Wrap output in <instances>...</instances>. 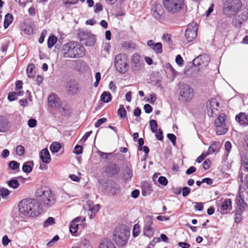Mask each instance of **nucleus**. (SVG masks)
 Returning a JSON list of instances; mask_svg holds the SVG:
<instances>
[{
	"mask_svg": "<svg viewBox=\"0 0 248 248\" xmlns=\"http://www.w3.org/2000/svg\"><path fill=\"white\" fill-rule=\"evenodd\" d=\"M20 213L31 217H34L40 215L42 209L36 200L30 199L22 200L18 204Z\"/></svg>",
	"mask_w": 248,
	"mask_h": 248,
	"instance_id": "f257e3e1",
	"label": "nucleus"
},
{
	"mask_svg": "<svg viewBox=\"0 0 248 248\" xmlns=\"http://www.w3.org/2000/svg\"><path fill=\"white\" fill-rule=\"evenodd\" d=\"M62 51L64 58H80L84 55L85 49L78 43L70 42L63 45Z\"/></svg>",
	"mask_w": 248,
	"mask_h": 248,
	"instance_id": "f03ea898",
	"label": "nucleus"
},
{
	"mask_svg": "<svg viewBox=\"0 0 248 248\" xmlns=\"http://www.w3.org/2000/svg\"><path fill=\"white\" fill-rule=\"evenodd\" d=\"M130 235V231L126 226L120 225L115 229L113 232V240L116 245L122 247L125 245Z\"/></svg>",
	"mask_w": 248,
	"mask_h": 248,
	"instance_id": "7ed1b4c3",
	"label": "nucleus"
},
{
	"mask_svg": "<svg viewBox=\"0 0 248 248\" xmlns=\"http://www.w3.org/2000/svg\"><path fill=\"white\" fill-rule=\"evenodd\" d=\"M242 7L240 0H227L224 3L223 11L228 16L237 13Z\"/></svg>",
	"mask_w": 248,
	"mask_h": 248,
	"instance_id": "20e7f679",
	"label": "nucleus"
},
{
	"mask_svg": "<svg viewBox=\"0 0 248 248\" xmlns=\"http://www.w3.org/2000/svg\"><path fill=\"white\" fill-rule=\"evenodd\" d=\"M185 0H163V5L167 11L172 14L179 13L184 6Z\"/></svg>",
	"mask_w": 248,
	"mask_h": 248,
	"instance_id": "39448f33",
	"label": "nucleus"
},
{
	"mask_svg": "<svg viewBox=\"0 0 248 248\" xmlns=\"http://www.w3.org/2000/svg\"><path fill=\"white\" fill-rule=\"evenodd\" d=\"M194 96L193 89L188 84L182 83L179 86V100L184 102L190 101Z\"/></svg>",
	"mask_w": 248,
	"mask_h": 248,
	"instance_id": "423d86ee",
	"label": "nucleus"
},
{
	"mask_svg": "<svg viewBox=\"0 0 248 248\" xmlns=\"http://www.w3.org/2000/svg\"><path fill=\"white\" fill-rule=\"evenodd\" d=\"M128 59L127 56L123 54L116 56L114 64L116 70L120 73H125L128 69Z\"/></svg>",
	"mask_w": 248,
	"mask_h": 248,
	"instance_id": "0eeeda50",
	"label": "nucleus"
},
{
	"mask_svg": "<svg viewBox=\"0 0 248 248\" xmlns=\"http://www.w3.org/2000/svg\"><path fill=\"white\" fill-rule=\"evenodd\" d=\"M78 37L80 42L86 46H93L96 42L95 36L87 31H80L78 33Z\"/></svg>",
	"mask_w": 248,
	"mask_h": 248,
	"instance_id": "6e6552de",
	"label": "nucleus"
},
{
	"mask_svg": "<svg viewBox=\"0 0 248 248\" xmlns=\"http://www.w3.org/2000/svg\"><path fill=\"white\" fill-rule=\"evenodd\" d=\"M198 30V25L195 22H191L189 24L185 31V42L187 43L193 41L197 36Z\"/></svg>",
	"mask_w": 248,
	"mask_h": 248,
	"instance_id": "1a4fd4ad",
	"label": "nucleus"
},
{
	"mask_svg": "<svg viewBox=\"0 0 248 248\" xmlns=\"http://www.w3.org/2000/svg\"><path fill=\"white\" fill-rule=\"evenodd\" d=\"M48 106L52 108H60L62 105V100L55 93H51L48 97Z\"/></svg>",
	"mask_w": 248,
	"mask_h": 248,
	"instance_id": "9d476101",
	"label": "nucleus"
},
{
	"mask_svg": "<svg viewBox=\"0 0 248 248\" xmlns=\"http://www.w3.org/2000/svg\"><path fill=\"white\" fill-rule=\"evenodd\" d=\"M153 16L159 21L163 20L165 18L164 11L160 4H156L152 9Z\"/></svg>",
	"mask_w": 248,
	"mask_h": 248,
	"instance_id": "9b49d317",
	"label": "nucleus"
},
{
	"mask_svg": "<svg viewBox=\"0 0 248 248\" xmlns=\"http://www.w3.org/2000/svg\"><path fill=\"white\" fill-rule=\"evenodd\" d=\"M35 195L36 198L41 202L42 199H46L47 196L49 197L50 196L54 195V194L49 188L44 186L38 188Z\"/></svg>",
	"mask_w": 248,
	"mask_h": 248,
	"instance_id": "f8f14e48",
	"label": "nucleus"
},
{
	"mask_svg": "<svg viewBox=\"0 0 248 248\" xmlns=\"http://www.w3.org/2000/svg\"><path fill=\"white\" fill-rule=\"evenodd\" d=\"M210 59L207 55H200L193 61V64L197 66H206Z\"/></svg>",
	"mask_w": 248,
	"mask_h": 248,
	"instance_id": "ddd939ff",
	"label": "nucleus"
},
{
	"mask_svg": "<svg viewBox=\"0 0 248 248\" xmlns=\"http://www.w3.org/2000/svg\"><path fill=\"white\" fill-rule=\"evenodd\" d=\"M147 220L143 228V234L148 237H151L153 236L154 232L153 228L152 227L153 220L150 216L147 218Z\"/></svg>",
	"mask_w": 248,
	"mask_h": 248,
	"instance_id": "4468645a",
	"label": "nucleus"
},
{
	"mask_svg": "<svg viewBox=\"0 0 248 248\" xmlns=\"http://www.w3.org/2000/svg\"><path fill=\"white\" fill-rule=\"evenodd\" d=\"M239 198L237 197V203L239 206V210L241 212H243L247 204L244 200L246 199V197L248 196V192L244 190L242 191L241 189H239Z\"/></svg>",
	"mask_w": 248,
	"mask_h": 248,
	"instance_id": "2eb2a0df",
	"label": "nucleus"
},
{
	"mask_svg": "<svg viewBox=\"0 0 248 248\" xmlns=\"http://www.w3.org/2000/svg\"><path fill=\"white\" fill-rule=\"evenodd\" d=\"M219 104L215 99H212L209 100L207 102L206 108L207 110V114L209 116H212L214 110H217Z\"/></svg>",
	"mask_w": 248,
	"mask_h": 248,
	"instance_id": "dca6fc26",
	"label": "nucleus"
},
{
	"mask_svg": "<svg viewBox=\"0 0 248 248\" xmlns=\"http://www.w3.org/2000/svg\"><path fill=\"white\" fill-rule=\"evenodd\" d=\"M120 171V167L116 164H110L106 168L105 172L108 177L118 174Z\"/></svg>",
	"mask_w": 248,
	"mask_h": 248,
	"instance_id": "f3484780",
	"label": "nucleus"
},
{
	"mask_svg": "<svg viewBox=\"0 0 248 248\" xmlns=\"http://www.w3.org/2000/svg\"><path fill=\"white\" fill-rule=\"evenodd\" d=\"M65 88L68 93L71 95L76 94L78 89V84L74 80H70L67 82Z\"/></svg>",
	"mask_w": 248,
	"mask_h": 248,
	"instance_id": "a211bd4d",
	"label": "nucleus"
},
{
	"mask_svg": "<svg viewBox=\"0 0 248 248\" xmlns=\"http://www.w3.org/2000/svg\"><path fill=\"white\" fill-rule=\"evenodd\" d=\"M235 120L241 126H248V114L245 112H240L237 114Z\"/></svg>",
	"mask_w": 248,
	"mask_h": 248,
	"instance_id": "6ab92c4d",
	"label": "nucleus"
},
{
	"mask_svg": "<svg viewBox=\"0 0 248 248\" xmlns=\"http://www.w3.org/2000/svg\"><path fill=\"white\" fill-rule=\"evenodd\" d=\"M11 128L10 123L5 116H0V132H6Z\"/></svg>",
	"mask_w": 248,
	"mask_h": 248,
	"instance_id": "aec40b11",
	"label": "nucleus"
},
{
	"mask_svg": "<svg viewBox=\"0 0 248 248\" xmlns=\"http://www.w3.org/2000/svg\"><path fill=\"white\" fill-rule=\"evenodd\" d=\"M40 157L42 162L48 164L51 161V157L47 149H43L40 153Z\"/></svg>",
	"mask_w": 248,
	"mask_h": 248,
	"instance_id": "412c9836",
	"label": "nucleus"
},
{
	"mask_svg": "<svg viewBox=\"0 0 248 248\" xmlns=\"http://www.w3.org/2000/svg\"><path fill=\"white\" fill-rule=\"evenodd\" d=\"M56 202V199L54 194L48 197H46V199H44L41 201V202L44 205V206L47 208L52 206Z\"/></svg>",
	"mask_w": 248,
	"mask_h": 248,
	"instance_id": "4be33fe9",
	"label": "nucleus"
},
{
	"mask_svg": "<svg viewBox=\"0 0 248 248\" xmlns=\"http://www.w3.org/2000/svg\"><path fill=\"white\" fill-rule=\"evenodd\" d=\"M132 62L134 65L132 66L133 70L134 71L138 70L141 63L140 56L137 54H134L132 57Z\"/></svg>",
	"mask_w": 248,
	"mask_h": 248,
	"instance_id": "5701e85b",
	"label": "nucleus"
},
{
	"mask_svg": "<svg viewBox=\"0 0 248 248\" xmlns=\"http://www.w3.org/2000/svg\"><path fill=\"white\" fill-rule=\"evenodd\" d=\"M98 248H116V247L111 240L105 239L100 243Z\"/></svg>",
	"mask_w": 248,
	"mask_h": 248,
	"instance_id": "b1692460",
	"label": "nucleus"
},
{
	"mask_svg": "<svg viewBox=\"0 0 248 248\" xmlns=\"http://www.w3.org/2000/svg\"><path fill=\"white\" fill-rule=\"evenodd\" d=\"M142 195L143 196H146L147 195H150L153 191L152 187L151 185L149 183H144L142 186Z\"/></svg>",
	"mask_w": 248,
	"mask_h": 248,
	"instance_id": "393cba45",
	"label": "nucleus"
},
{
	"mask_svg": "<svg viewBox=\"0 0 248 248\" xmlns=\"http://www.w3.org/2000/svg\"><path fill=\"white\" fill-rule=\"evenodd\" d=\"M216 127V133L218 135H224L228 131V128L226 124H222L220 125H215Z\"/></svg>",
	"mask_w": 248,
	"mask_h": 248,
	"instance_id": "a878e982",
	"label": "nucleus"
},
{
	"mask_svg": "<svg viewBox=\"0 0 248 248\" xmlns=\"http://www.w3.org/2000/svg\"><path fill=\"white\" fill-rule=\"evenodd\" d=\"M33 162L32 161H28L24 163L22 166V170L27 173H29L32 170Z\"/></svg>",
	"mask_w": 248,
	"mask_h": 248,
	"instance_id": "bb28decb",
	"label": "nucleus"
},
{
	"mask_svg": "<svg viewBox=\"0 0 248 248\" xmlns=\"http://www.w3.org/2000/svg\"><path fill=\"white\" fill-rule=\"evenodd\" d=\"M122 47L124 50L134 49L136 48V45L131 41H124L122 44Z\"/></svg>",
	"mask_w": 248,
	"mask_h": 248,
	"instance_id": "cd10ccee",
	"label": "nucleus"
},
{
	"mask_svg": "<svg viewBox=\"0 0 248 248\" xmlns=\"http://www.w3.org/2000/svg\"><path fill=\"white\" fill-rule=\"evenodd\" d=\"M226 115L224 113H221L218 117L216 119L214 124L215 125H220L222 124H226Z\"/></svg>",
	"mask_w": 248,
	"mask_h": 248,
	"instance_id": "c85d7f7f",
	"label": "nucleus"
},
{
	"mask_svg": "<svg viewBox=\"0 0 248 248\" xmlns=\"http://www.w3.org/2000/svg\"><path fill=\"white\" fill-rule=\"evenodd\" d=\"M132 175V170L129 167H126L123 172L124 180L125 181L129 180L131 178Z\"/></svg>",
	"mask_w": 248,
	"mask_h": 248,
	"instance_id": "c756f323",
	"label": "nucleus"
},
{
	"mask_svg": "<svg viewBox=\"0 0 248 248\" xmlns=\"http://www.w3.org/2000/svg\"><path fill=\"white\" fill-rule=\"evenodd\" d=\"M232 202L231 199H225L220 206V209L221 210H230L232 209Z\"/></svg>",
	"mask_w": 248,
	"mask_h": 248,
	"instance_id": "7c9ffc66",
	"label": "nucleus"
},
{
	"mask_svg": "<svg viewBox=\"0 0 248 248\" xmlns=\"http://www.w3.org/2000/svg\"><path fill=\"white\" fill-rule=\"evenodd\" d=\"M13 19V16L11 14L8 13L5 15L3 24L5 29L7 28L12 23Z\"/></svg>",
	"mask_w": 248,
	"mask_h": 248,
	"instance_id": "2f4dec72",
	"label": "nucleus"
},
{
	"mask_svg": "<svg viewBox=\"0 0 248 248\" xmlns=\"http://www.w3.org/2000/svg\"><path fill=\"white\" fill-rule=\"evenodd\" d=\"M241 164L244 170L248 171V154L244 155L242 156Z\"/></svg>",
	"mask_w": 248,
	"mask_h": 248,
	"instance_id": "473e14b6",
	"label": "nucleus"
},
{
	"mask_svg": "<svg viewBox=\"0 0 248 248\" xmlns=\"http://www.w3.org/2000/svg\"><path fill=\"white\" fill-rule=\"evenodd\" d=\"M100 99L104 103H108L111 100V94L107 92H104L101 95Z\"/></svg>",
	"mask_w": 248,
	"mask_h": 248,
	"instance_id": "72a5a7b5",
	"label": "nucleus"
},
{
	"mask_svg": "<svg viewBox=\"0 0 248 248\" xmlns=\"http://www.w3.org/2000/svg\"><path fill=\"white\" fill-rule=\"evenodd\" d=\"M75 221L78 222L79 218H77L75 220L72 221L69 227V231L72 234L75 233L77 232L78 225L75 223Z\"/></svg>",
	"mask_w": 248,
	"mask_h": 248,
	"instance_id": "f704fd0d",
	"label": "nucleus"
},
{
	"mask_svg": "<svg viewBox=\"0 0 248 248\" xmlns=\"http://www.w3.org/2000/svg\"><path fill=\"white\" fill-rule=\"evenodd\" d=\"M61 146L60 143L54 142L50 146V150L52 153H56L61 149Z\"/></svg>",
	"mask_w": 248,
	"mask_h": 248,
	"instance_id": "c9c22d12",
	"label": "nucleus"
},
{
	"mask_svg": "<svg viewBox=\"0 0 248 248\" xmlns=\"http://www.w3.org/2000/svg\"><path fill=\"white\" fill-rule=\"evenodd\" d=\"M57 38L54 35H50L47 39V46L49 48H52L56 44Z\"/></svg>",
	"mask_w": 248,
	"mask_h": 248,
	"instance_id": "e433bc0d",
	"label": "nucleus"
},
{
	"mask_svg": "<svg viewBox=\"0 0 248 248\" xmlns=\"http://www.w3.org/2000/svg\"><path fill=\"white\" fill-rule=\"evenodd\" d=\"M152 49L156 54H160L162 52V45L161 43H155L152 47Z\"/></svg>",
	"mask_w": 248,
	"mask_h": 248,
	"instance_id": "4c0bfd02",
	"label": "nucleus"
},
{
	"mask_svg": "<svg viewBox=\"0 0 248 248\" xmlns=\"http://www.w3.org/2000/svg\"><path fill=\"white\" fill-rule=\"evenodd\" d=\"M117 114L120 118H124L126 116V111L123 105H120Z\"/></svg>",
	"mask_w": 248,
	"mask_h": 248,
	"instance_id": "58836bf2",
	"label": "nucleus"
},
{
	"mask_svg": "<svg viewBox=\"0 0 248 248\" xmlns=\"http://www.w3.org/2000/svg\"><path fill=\"white\" fill-rule=\"evenodd\" d=\"M8 186L13 188H16L19 186V184L16 178H13L7 182Z\"/></svg>",
	"mask_w": 248,
	"mask_h": 248,
	"instance_id": "ea45409f",
	"label": "nucleus"
},
{
	"mask_svg": "<svg viewBox=\"0 0 248 248\" xmlns=\"http://www.w3.org/2000/svg\"><path fill=\"white\" fill-rule=\"evenodd\" d=\"M80 246L83 248H89L91 246L90 240L86 238H82L80 242Z\"/></svg>",
	"mask_w": 248,
	"mask_h": 248,
	"instance_id": "a19ab883",
	"label": "nucleus"
},
{
	"mask_svg": "<svg viewBox=\"0 0 248 248\" xmlns=\"http://www.w3.org/2000/svg\"><path fill=\"white\" fill-rule=\"evenodd\" d=\"M150 129L153 133L156 132L157 130V124L155 120H151L149 122Z\"/></svg>",
	"mask_w": 248,
	"mask_h": 248,
	"instance_id": "79ce46f5",
	"label": "nucleus"
},
{
	"mask_svg": "<svg viewBox=\"0 0 248 248\" xmlns=\"http://www.w3.org/2000/svg\"><path fill=\"white\" fill-rule=\"evenodd\" d=\"M9 167L12 170L18 169L19 167L20 164L16 161H11L9 163Z\"/></svg>",
	"mask_w": 248,
	"mask_h": 248,
	"instance_id": "37998d69",
	"label": "nucleus"
},
{
	"mask_svg": "<svg viewBox=\"0 0 248 248\" xmlns=\"http://www.w3.org/2000/svg\"><path fill=\"white\" fill-rule=\"evenodd\" d=\"M244 19L242 18H240L239 16H238L233 19V23L236 27H240Z\"/></svg>",
	"mask_w": 248,
	"mask_h": 248,
	"instance_id": "c03bdc74",
	"label": "nucleus"
},
{
	"mask_svg": "<svg viewBox=\"0 0 248 248\" xmlns=\"http://www.w3.org/2000/svg\"><path fill=\"white\" fill-rule=\"evenodd\" d=\"M55 224V219L52 217H49L43 223L44 227H48Z\"/></svg>",
	"mask_w": 248,
	"mask_h": 248,
	"instance_id": "a18cd8bd",
	"label": "nucleus"
},
{
	"mask_svg": "<svg viewBox=\"0 0 248 248\" xmlns=\"http://www.w3.org/2000/svg\"><path fill=\"white\" fill-rule=\"evenodd\" d=\"M10 194V191L4 187L0 188V195L3 198H6Z\"/></svg>",
	"mask_w": 248,
	"mask_h": 248,
	"instance_id": "49530a36",
	"label": "nucleus"
},
{
	"mask_svg": "<svg viewBox=\"0 0 248 248\" xmlns=\"http://www.w3.org/2000/svg\"><path fill=\"white\" fill-rule=\"evenodd\" d=\"M34 68V65L33 64H29L27 68V72L29 78H31L34 76L33 70Z\"/></svg>",
	"mask_w": 248,
	"mask_h": 248,
	"instance_id": "de8ad7c7",
	"label": "nucleus"
},
{
	"mask_svg": "<svg viewBox=\"0 0 248 248\" xmlns=\"http://www.w3.org/2000/svg\"><path fill=\"white\" fill-rule=\"evenodd\" d=\"M140 232V226L138 224L134 225L133 230V235L134 237H137Z\"/></svg>",
	"mask_w": 248,
	"mask_h": 248,
	"instance_id": "09e8293b",
	"label": "nucleus"
},
{
	"mask_svg": "<svg viewBox=\"0 0 248 248\" xmlns=\"http://www.w3.org/2000/svg\"><path fill=\"white\" fill-rule=\"evenodd\" d=\"M59 111L61 115L63 116L66 117L69 115V112L68 111V107L67 106L62 107Z\"/></svg>",
	"mask_w": 248,
	"mask_h": 248,
	"instance_id": "8fccbe9b",
	"label": "nucleus"
},
{
	"mask_svg": "<svg viewBox=\"0 0 248 248\" xmlns=\"http://www.w3.org/2000/svg\"><path fill=\"white\" fill-rule=\"evenodd\" d=\"M241 213L242 212H241L240 211H239L238 210L235 212V217L234 218V221L235 223H238L241 221L242 219Z\"/></svg>",
	"mask_w": 248,
	"mask_h": 248,
	"instance_id": "3c124183",
	"label": "nucleus"
},
{
	"mask_svg": "<svg viewBox=\"0 0 248 248\" xmlns=\"http://www.w3.org/2000/svg\"><path fill=\"white\" fill-rule=\"evenodd\" d=\"M16 153L18 155H22L25 153V149L22 145H18L16 148Z\"/></svg>",
	"mask_w": 248,
	"mask_h": 248,
	"instance_id": "603ef678",
	"label": "nucleus"
},
{
	"mask_svg": "<svg viewBox=\"0 0 248 248\" xmlns=\"http://www.w3.org/2000/svg\"><path fill=\"white\" fill-rule=\"evenodd\" d=\"M17 98V94L16 93V92H11L8 93V99L10 101H13Z\"/></svg>",
	"mask_w": 248,
	"mask_h": 248,
	"instance_id": "864d4df0",
	"label": "nucleus"
},
{
	"mask_svg": "<svg viewBox=\"0 0 248 248\" xmlns=\"http://www.w3.org/2000/svg\"><path fill=\"white\" fill-rule=\"evenodd\" d=\"M158 182L164 186H166L168 183L167 179L164 176H160L158 179Z\"/></svg>",
	"mask_w": 248,
	"mask_h": 248,
	"instance_id": "5fc2aeb1",
	"label": "nucleus"
},
{
	"mask_svg": "<svg viewBox=\"0 0 248 248\" xmlns=\"http://www.w3.org/2000/svg\"><path fill=\"white\" fill-rule=\"evenodd\" d=\"M191 189L189 187L185 186L182 188V192L183 196L184 197H186L190 192Z\"/></svg>",
	"mask_w": 248,
	"mask_h": 248,
	"instance_id": "6e6d98bb",
	"label": "nucleus"
},
{
	"mask_svg": "<svg viewBox=\"0 0 248 248\" xmlns=\"http://www.w3.org/2000/svg\"><path fill=\"white\" fill-rule=\"evenodd\" d=\"M167 138L170 140L173 145H176V136L173 134H168L167 135Z\"/></svg>",
	"mask_w": 248,
	"mask_h": 248,
	"instance_id": "4d7b16f0",
	"label": "nucleus"
},
{
	"mask_svg": "<svg viewBox=\"0 0 248 248\" xmlns=\"http://www.w3.org/2000/svg\"><path fill=\"white\" fill-rule=\"evenodd\" d=\"M95 81L94 83V86L97 87L98 86L99 81L101 79V74L100 72H96L95 75Z\"/></svg>",
	"mask_w": 248,
	"mask_h": 248,
	"instance_id": "13d9d810",
	"label": "nucleus"
},
{
	"mask_svg": "<svg viewBox=\"0 0 248 248\" xmlns=\"http://www.w3.org/2000/svg\"><path fill=\"white\" fill-rule=\"evenodd\" d=\"M28 124L31 128L34 127L37 124V121L34 119H30L28 120Z\"/></svg>",
	"mask_w": 248,
	"mask_h": 248,
	"instance_id": "bf43d9fd",
	"label": "nucleus"
},
{
	"mask_svg": "<svg viewBox=\"0 0 248 248\" xmlns=\"http://www.w3.org/2000/svg\"><path fill=\"white\" fill-rule=\"evenodd\" d=\"M211 164V161L210 159H206L203 163V168L205 170L209 169Z\"/></svg>",
	"mask_w": 248,
	"mask_h": 248,
	"instance_id": "052dcab7",
	"label": "nucleus"
},
{
	"mask_svg": "<svg viewBox=\"0 0 248 248\" xmlns=\"http://www.w3.org/2000/svg\"><path fill=\"white\" fill-rule=\"evenodd\" d=\"M195 210L202 211L203 209V205L202 202H195V205L194 206Z\"/></svg>",
	"mask_w": 248,
	"mask_h": 248,
	"instance_id": "680f3d73",
	"label": "nucleus"
},
{
	"mask_svg": "<svg viewBox=\"0 0 248 248\" xmlns=\"http://www.w3.org/2000/svg\"><path fill=\"white\" fill-rule=\"evenodd\" d=\"M175 62L179 66L182 65L184 63V60L180 55H178L176 56L175 58Z\"/></svg>",
	"mask_w": 248,
	"mask_h": 248,
	"instance_id": "e2e57ef3",
	"label": "nucleus"
},
{
	"mask_svg": "<svg viewBox=\"0 0 248 248\" xmlns=\"http://www.w3.org/2000/svg\"><path fill=\"white\" fill-rule=\"evenodd\" d=\"M82 147L81 146L77 145L74 149V153H75L76 155H79L82 154Z\"/></svg>",
	"mask_w": 248,
	"mask_h": 248,
	"instance_id": "0e129e2a",
	"label": "nucleus"
},
{
	"mask_svg": "<svg viewBox=\"0 0 248 248\" xmlns=\"http://www.w3.org/2000/svg\"><path fill=\"white\" fill-rule=\"evenodd\" d=\"M155 133V137L158 140H161L163 139V132L161 129H159L158 131L157 130L156 132Z\"/></svg>",
	"mask_w": 248,
	"mask_h": 248,
	"instance_id": "69168bd1",
	"label": "nucleus"
},
{
	"mask_svg": "<svg viewBox=\"0 0 248 248\" xmlns=\"http://www.w3.org/2000/svg\"><path fill=\"white\" fill-rule=\"evenodd\" d=\"M94 11L95 13H98L99 12L102 10V5L100 3H96L94 6Z\"/></svg>",
	"mask_w": 248,
	"mask_h": 248,
	"instance_id": "338daca9",
	"label": "nucleus"
},
{
	"mask_svg": "<svg viewBox=\"0 0 248 248\" xmlns=\"http://www.w3.org/2000/svg\"><path fill=\"white\" fill-rule=\"evenodd\" d=\"M143 108H144L145 113H150L153 110L152 107L150 105L148 104H145Z\"/></svg>",
	"mask_w": 248,
	"mask_h": 248,
	"instance_id": "774afa93",
	"label": "nucleus"
}]
</instances>
